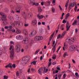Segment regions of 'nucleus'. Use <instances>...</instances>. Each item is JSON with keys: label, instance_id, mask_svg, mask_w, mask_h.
<instances>
[{"label": "nucleus", "instance_id": "obj_12", "mask_svg": "<svg viewBox=\"0 0 79 79\" xmlns=\"http://www.w3.org/2000/svg\"><path fill=\"white\" fill-rule=\"evenodd\" d=\"M70 27L71 25L69 24V22H67V25L66 27L67 31H69V28H70Z\"/></svg>", "mask_w": 79, "mask_h": 79}, {"label": "nucleus", "instance_id": "obj_17", "mask_svg": "<svg viewBox=\"0 0 79 79\" xmlns=\"http://www.w3.org/2000/svg\"><path fill=\"white\" fill-rule=\"evenodd\" d=\"M22 15L24 19H26V18H27V15L26 14L25 12H23L22 13Z\"/></svg>", "mask_w": 79, "mask_h": 79}, {"label": "nucleus", "instance_id": "obj_4", "mask_svg": "<svg viewBox=\"0 0 79 79\" xmlns=\"http://www.w3.org/2000/svg\"><path fill=\"white\" fill-rule=\"evenodd\" d=\"M14 23H15V24L16 25H18L19 27H23V23L21 22H18V21H15L14 22Z\"/></svg>", "mask_w": 79, "mask_h": 79}, {"label": "nucleus", "instance_id": "obj_57", "mask_svg": "<svg viewBox=\"0 0 79 79\" xmlns=\"http://www.w3.org/2000/svg\"><path fill=\"white\" fill-rule=\"evenodd\" d=\"M43 60V56H41L40 57V60L41 61H42Z\"/></svg>", "mask_w": 79, "mask_h": 79}, {"label": "nucleus", "instance_id": "obj_29", "mask_svg": "<svg viewBox=\"0 0 79 79\" xmlns=\"http://www.w3.org/2000/svg\"><path fill=\"white\" fill-rule=\"evenodd\" d=\"M52 13H55V8L54 7H52Z\"/></svg>", "mask_w": 79, "mask_h": 79}, {"label": "nucleus", "instance_id": "obj_28", "mask_svg": "<svg viewBox=\"0 0 79 79\" xmlns=\"http://www.w3.org/2000/svg\"><path fill=\"white\" fill-rule=\"evenodd\" d=\"M64 24H62L60 27V28L62 29V31H63V30H64Z\"/></svg>", "mask_w": 79, "mask_h": 79}, {"label": "nucleus", "instance_id": "obj_11", "mask_svg": "<svg viewBox=\"0 0 79 79\" xmlns=\"http://www.w3.org/2000/svg\"><path fill=\"white\" fill-rule=\"evenodd\" d=\"M37 24V21L36 20H33L31 22V24L33 25V26H35Z\"/></svg>", "mask_w": 79, "mask_h": 79}, {"label": "nucleus", "instance_id": "obj_45", "mask_svg": "<svg viewBox=\"0 0 79 79\" xmlns=\"http://www.w3.org/2000/svg\"><path fill=\"white\" fill-rule=\"evenodd\" d=\"M61 74L58 75V77L59 78V79H61Z\"/></svg>", "mask_w": 79, "mask_h": 79}, {"label": "nucleus", "instance_id": "obj_34", "mask_svg": "<svg viewBox=\"0 0 79 79\" xmlns=\"http://www.w3.org/2000/svg\"><path fill=\"white\" fill-rule=\"evenodd\" d=\"M77 20H75L74 21L72 25H74L75 24H76V23H77Z\"/></svg>", "mask_w": 79, "mask_h": 79}, {"label": "nucleus", "instance_id": "obj_14", "mask_svg": "<svg viewBox=\"0 0 79 79\" xmlns=\"http://www.w3.org/2000/svg\"><path fill=\"white\" fill-rule=\"evenodd\" d=\"M23 36L21 35H18L16 36V39H17V40H21L22 39H23Z\"/></svg>", "mask_w": 79, "mask_h": 79}, {"label": "nucleus", "instance_id": "obj_55", "mask_svg": "<svg viewBox=\"0 0 79 79\" xmlns=\"http://www.w3.org/2000/svg\"><path fill=\"white\" fill-rule=\"evenodd\" d=\"M60 37H61V35H59L57 36V39H60Z\"/></svg>", "mask_w": 79, "mask_h": 79}, {"label": "nucleus", "instance_id": "obj_1", "mask_svg": "<svg viewBox=\"0 0 79 79\" xmlns=\"http://www.w3.org/2000/svg\"><path fill=\"white\" fill-rule=\"evenodd\" d=\"M10 58L11 60H13L15 56V48L13 46H10Z\"/></svg>", "mask_w": 79, "mask_h": 79}, {"label": "nucleus", "instance_id": "obj_20", "mask_svg": "<svg viewBox=\"0 0 79 79\" xmlns=\"http://www.w3.org/2000/svg\"><path fill=\"white\" fill-rule=\"evenodd\" d=\"M64 48L66 49H67V48H68V45L66 44L65 43H64V47H63V50L64 51L65 50V49H64Z\"/></svg>", "mask_w": 79, "mask_h": 79}, {"label": "nucleus", "instance_id": "obj_9", "mask_svg": "<svg viewBox=\"0 0 79 79\" xmlns=\"http://www.w3.org/2000/svg\"><path fill=\"white\" fill-rule=\"evenodd\" d=\"M77 48V46L76 45H73L71 46L69 48L70 51H73L74 50H76Z\"/></svg>", "mask_w": 79, "mask_h": 79}, {"label": "nucleus", "instance_id": "obj_64", "mask_svg": "<svg viewBox=\"0 0 79 79\" xmlns=\"http://www.w3.org/2000/svg\"><path fill=\"white\" fill-rule=\"evenodd\" d=\"M56 62H54L52 63V64H53V65H55V64H56Z\"/></svg>", "mask_w": 79, "mask_h": 79}, {"label": "nucleus", "instance_id": "obj_18", "mask_svg": "<svg viewBox=\"0 0 79 79\" xmlns=\"http://www.w3.org/2000/svg\"><path fill=\"white\" fill-rule=\"evenodd\" d=\"M27 15L28 17H29V18H32L33 16V14L32 12H30Z\"/></svg>", "mask_w": 79, "mask_h": 79}, {"label": "nucleus", "instance_id": "obj_6", "mask_svg": "<svg viewBox=\"0 0 79 79\" xmlns=\"http://www.w3.org/2000/svg\"><path fill=\"white\" fill-rule=\"evenodd\" d=\"M0 15L2 16V21H4V20H7L6 19L7 16L5 15V14L3 12H0Z\"/></svg>", "mask_w": 79, "mask_h": 79}, {"label": "nucleus", "instance_id": "obj_2", "mask_svg": "<svg viewBox=\"0 0 79 79\" xmlns=\"http://www.w3.org/2000/svg\"><path fill=\"white\" fill-rule=\"evenodd\" d=\"M76 40V38L75 37H73L71 39L67 38L66 39V41L67 42H68L69 44H72L73 43V42L75 41Z\"/></svg>", "mask_w": 79, "mask_h": 79}, {"label": "nucleus", "instance_id": "obj_46", "mask_svg": "<svg viewBox=\"0 0 79 79\" xmlns=\"http://www.w3.org/2000/svg\"><path fill=\"white\" fill-rule=\"evenodd\" d=\"M12 66V67H13L14 68H16V64H13Z\"/></svg>", "mask_w": 79, "mask_h": 79}, {"label": "nucleus", "instance_id": "obj_44", "mask_svg": "<svg viewBox=\"0 0 79 79\" xmlns=\"http://www.w3.org/2000/svg\"><path fill=\"white\" fill-rule=\"evenodd\" d=\"M77 5H76L75 6V7L74 9V10L75 11V12H76V11H77Z\"/></svg>", "mask_w": 79, "mask_h": 79}, {"label": "nucleus", "instance_id": "obj_39", "mask_svg": "<svg viewBox=\"0 0 79 79\" xmlns=\"http://www.w3.org/2000/svg\"><path fill=\"white\" fill-rule=\"evenodd\" d=\"M47 4H48L47 6H49L50 5V2L48 1V2H47Z\"/></svg>", "mask_w": 79, "mask_h": 79}, {"label": "nucleus", "instance_id": "obj_15", "mask_svg": "<svg viewBox=\"0 0 79 79\" xmlns=\"http://www.w3.org/2000/svg\"><path fill=\"white\" fill-rule=\"evenodd\" d=\"M5 68H10L11 69L12 68V64H9L7 65V66H5Z\"/></svg>", "mask_w": 79, "mask_h": 79}, {"label": "nucleus", "instance_id": "obj_27", "mask_svg": "<svg viewBox=\"0 0 79 79\" xmlns=\"http://www.w3.org/2000/svg\"><path fill=\"white\" fill-rule=\"evenodd\" d=\"M36 63H37V61L35 60L31 63V64H33L34 65H35V64H36Z\"/></svg>", "mask_w": 79, "mask_h": 79}, {"label": "nucleus", "instance_id": "obj_40", "mask_svg": "<svg viewBox=\"0 0 79 79\" xmlns=\"http://www.w3.org/2000/svg\"><path fill=\"white\" fill-rule=\"evenodd\" d=\"M3 53V52L1 50H0V56H2V53Z\"/></svg>", "mask_w": 79, "mask_h": 79}, {"label": "nucleus", "instance_id": "obj_48", "mask_svg": "<svg viewBox=\"0 0 79 79\" xmlns=\"http://www.w3.org/2000/svg\"><path fill=\"white\" fill-rule=\"evenodd\" d=\"M8 76H5L4 77V79H8Z\"/></svg>", "mask_w": 79, "mask_h": 79}, {"label": "nucleus", "instance_id": "obj_59", "mask_svg": "<svg viewBox=\"0 0 79 79\" xmlns=\"http://www.w3.org/2000/svg\"><path fill=\"white\" fill-rule=\"evenodd\" d=\"M63 23H66V21L65 20H63Z\"/></svg>", "mask_w": 79, "mask_h": 79}, {"label": "nucleus", "instance_id": "obj_36", "mask_svg": "<svg viewBox=\"0 0 79 79\" xmlns=\"http://www.w3.org/2000/svg\"><path fill=\"white\" fill-rule=\"evenodd\" d=\"M66 74L64 73L63 75V79H65V78H66Z\"/></svg>", "mask_w": 79, "mask_h": 79}, {"label": "nucleus", "instance_id": "obj_23", "mask_svg": "<svg viewBox=\"0 0 79 79\" xmlns=\"http://www.w3.org/2000/svg\"><path fill=\"white\" fill-rule=\"evenodd\" d=\"M71 4L73 6V7H74L75 5L76 6L77 5V4H76V2H73L72 3H71Z\"/></svg>", "mask_w": 79, "mask_h": 79}, {"label": "nucleus", "instance_id": "obj_7", "mask_svg": "<svg viewBox=\"0 0 79 79\" xmlns=\"http://www.w3.org/2000/svg\"><path fill=\"white\" fill-rule=\"evenodd\" d=\"M21 46L19 44H17L15 46L16 52L17 53H18L20 52L21 50Z\"/></svg>", "mask_w": 79, "mask_h": 79}, {"label": "nucleus", "instance_id": "obj_3", "mask_svg": "<svg viewBox=\"0 0 79 79\" xmlns=\"http://www.w3.org/2000/svg\"><path fill=\"white\" fill-rule=\"evenodd\" d=\"M29 60V56H25L24 57L22 60V61L23 62V63L25 64H27L28 61Z\"/></svg>", "mask_w": 79, "mask_h": 79}, {"label": "nucleus", "instance_id": "obj_10", "mask_svg": "<svg viewBox=\"0 0 79 79\" xmlns=\"http://www.w3.org/2000/svg\"><path fill=\"white\" fill-rule=\"evenodd\" d=\"M23 73V69H20L19 71H17L16 72V75L17 76H19V74H21Z\"/></svg>", "mask_w": 79, "mask_h": 79}, {"label": "nucleus", "instance_id": "obj_51", "mask_svg": "<svg viewBox=\"0 0 79 79\" xmlns=\"http://www.w3.org/2000/svg\"><path fill=\"white\" fill-rule=\"evenodd\" d=\"M37 17L38 18H39V19H40V14H39L37 15Z\"/></svg>", "mask_w": 79, "mask_h": 79}, {"label": "nucleus", "instance_id": "obj_38", "mask_svg": "<svg viewBox=\"0 0 79 79\" xmlns=\"http://www.w3.org/2000/svg\"><path fill=\"white\" fill-rule=\"evenodd\" d=\"M44 73H47V72L48 71V69H46L45 68H44Z\"/></svg>", "mask_w": 79, "mask_h": 79}, {"label": "nucleus", "instance_id": "obj_30", "mask_svg": "<svg viewBox=\"0 0 79 79\" xmlns=\"http://www.w3.org/2000/svg\"><path fill=\"white\" fill-rule=\"evenodd\" d=\"M16 33H17V34H20L21 33V31L20 30L17 29L16 31Z\"/></svg>", "mask_w": 79, "mask_h": 79}, {"label": "nucleus", "instance_id": "obj_26", "mask_svg": "<svg viewBox=\"0 0 79 79\" xmlns=\"http://www.w3.org/2000/svg\"><path fill=\"white\" fill-rule=\"evenodd\" d=\"M68 3H69V0H68V1H67L65 5V6L66 8V10H67V8H68Z\"/></svg>", "mask_w": 79, "mask_h": 79}, {"label": "nucleus", "instance_id": "obj_42", "mask_svg": "<svg viewBox=\"0 0 79 79\" xmlns=\"http://www.w3.org/2000/svg\"><path fill=\"white\" fill-rule=\"evenodd\" d=\"M40 33L42 34L44 32V30L43 29H41L40 30Z\"/></svg>", "mask_w": 79, "mask_h": 79}, {"label": "nucleus", "instance_id": "obj_31", "mask_svg": "<svg viewBox=\"0 0 79 79\" xmlns=\"http://www.w3.org/2000/svg\"><path fill=\"white\" fill-rule=\"evenodd\" d=\"M72 7H73V5L71 3L70 4V5L69 6V10H71V8H72Z\"/></svg>", "mask_w": 79, "mask_h": 79}, {"label": "nucleus", "instance_id": "obj_43", "mask_svg": "<svg viewBox=\"0 0 79 79\" xmlns=\"http://www.w3.org/2000/svg\"><path fill=\"white\" fill-rule=\"evenodd\" d=\"M23 8V6H18V8L19 10H21Z\"/></svg>", "mask_w": 79, "mask_h": 79}, {"label": "nucleus", "instance_id": "obj_52", "mask_svg": "<svg viewBox=\"0 0 79 79\" xmlns=\"http://www.w3.org/2000/svg\"><path fill=\"white\" fill-rule=\"evenodd\" d=\"M18 15H16V16H15V19H18Z\"/></svg>", "mask_w": 79, "mask_h": 79}, {"label": "nucleus", "instance_id": "obj_33", "mask_svg": "<svg viewBox=\"0 0 79 79\" xmlns=\"http://www.w3.org/2000/svg\"><path fill=\"white\" fill-rule=\"evenodd\" d=\"M39 5V3H35V2L33 4V5H35V6H38Z\"/></svg>", "mask_w": 79, "mask_h": 79}, {"label": "nucleus", "instance_id": "obj_19", "mask_svg": "<svg viewBox=\"0 0 79 79\" xmlns=\"http://www.w3.org/2000/svg\"><path fill=\"white\" fill-rule=\"evenodd\" d=\"M56 43L55 45L53 46L52 49V51H53V53H54L55 52V50H56V48H55L56 47Z\"/></svg>", "mask_w": 79, "mask_h": 79}, {"label": "nucleus", "instance_id": "obj_50", "mask_svg": "<svg viewBox=\"0 0 79 79\" xmlns=\"http://www.w3.org/2000/svg\"><path fill=\"white\" fill-rule=\"evenodd\" d=\"M44 39V38L42 36H40V40H43Z\"/></svg>", "mask_w": 79, "mask_h": 79}, {"label": "nucleus", "instance_id": "obj_35", "mask_svg": "<svg viewBox=\"0 0 79 79\" xmlns=\"http://www.w3.org/2000/svg\"><path fill=\"white\" fill-rule=\"evenodd\" d=\"M10 32H13V33H15V31H16V30L15 29L14 30H10Z\"/></svg>", "mask_w": 79, "mask_h": 79}, {"label": "nucleus", "instance_id": "obj_8", "mask_svg": "<svg viewBox=\"0 0 79 79\" xmlns=\"http://www.w3.org/2000/svg\"><path fill=\"white\" fill-rule=\"evenodd\" d=\"M23 44H28L29 43V39L26 37L22 41Z\"/></svg>", "mask_w": 79, "mask_h": 79}, {"label": "nucleus", "instance_id": "obj_21", "mask_svg": "<svg viewBox=\"0 0 79 79\" xmlns=\"http://www.w3.org/2000/svg\"><path fill=\"white\" fill-rule=\"evenodd\" d=\"M54 34H55V33H53L50 36V39H49V42H50L51 40H52V38L53 37V35H54Z\"/></svg>", "mask_w": 79, "mask_h": 79}, {"label": "nucleus", "instance_id": "obj_22", "mask_svg": "<svg viewBox=\"0 0 79 79\" xmlns=\"http://www.w3.org/2000/svg\"><path fill=\"white\" fill-rule=\"evenodd\" d=\"M66 31H65L64 32H63V33L62 34V35L60 37L61 39H62V38H63V37L64 36V35H65V34H66Z\"/></svg>", "mask_w": 79, "mask_h": 79}, {"label": "nucleus", "instance_id": "obj_63", "mask_svg": "<svg viewBox=\"0 0 79 79\" xmlns=\"http://www.w3.org/2000/svg\"><path fill=\"white\" fill-rule=\"evenodd\" d=\"M9 28L10 29H12V28H13V27L12 26H10L9 27Z\"/></svg>", "mask_w": 79, "mask_h": 79}, {"label": "nucleus", "instance_id": "obj_56", "mask_svg": "<svg viewBox=\"0 0 79 79\" xmlns=\"http://www.w3.org/2000/svg\"><path fill=\"white\" fill-rule=\"evenodd\" d=\"M21 11H20V10H16V12L17 13H20V12Z\"/></svg>", "mask_w": 79, "mask_h": 79}, {"label": "nucleus", "instance_id": "obj_54", "mask_svg": "<svg viewBox=\"0 0 79 79\" xmlns=\"http://www.w3.org/2000/svg\"><path fill=\"white\" fill-rule=\"evenodd\" d=\"M60 48H61V46H59V48H58V49L57 51V52H58V51H59V50H60Z\"/></svg>", "mask_w": 79, "mask_h": 79}, {"label": "nucleus", "instance_id": "obj_32", "mask_svg": "<svg viewBox=\"0 0 79 79\" xmlns=\"http://www.w3.org/2000/svg\"><path fill=\"white\" fill-rule=\"evenodd\" d=\"M66 55L68 56V53H67V52H65L64 54V57L65 58Z\"/></svg>", "mask_w": 79, "mask_h": 79}, {"label": "nucleus", "instance_id": "obj_58", "mask_svg": "<svg viewBox=\"0 0 79 79\" xmlns=\"http://www.w3.org/2000/svg\"><path fill=\"white\" fill-rule=\"evenodd\" d=\"M72 62L74 64H75V63H76V61H75L74 59L72 60Z\"/></svg>", "mask_w": 79, "mask_h": 79}, {"label": "nucleus", "instance_id": "obj_47", "mask_svg": "<svg viewBox=\"0 0 79 79\" xmlns=\"http://www.w3.org/2000/svg\"><path fill=\"white\" fill-rule=\"evenodd\" d=\"M59 8L60 10V11H62L63 9H62V8H61V6L60 5H59Z\"/></svg>", "mask_w": 79, "mask_h": 79}, {"label": "nucleus", "instance_id": "obj_5", "mask_svg": "<svg viewBox=\"0 0 79 79\" xmlns=\"http://www.w3.org/2000/svg\"><path fill=\"white\" fill-rule=\"evenodd\" d=\"M37 31L33 30V31L31 32L30 34H29V37H32L33 36L37 34Z\"/></svg>", "mask_w": 79, "mask_h": 79}, {"label": "nucleus", "instance_id": "obj_13", "mask_svg": "<svg viewBox=\"0 0 79 79\" xmlns=\"http://www.w3.org/2000/svg\"><path fill=\"white\" fill-rule=\"evenodd\" d=\"M2 24L4 25V26H6L8 24V22H6L7 20H2Z\"/></svg>", "mask_w": 79, "mask_h": 79}, {"label": "nucleus", "instance_id": "obj_24", "mask_svg": "<svg viewBox=\"0 0 79 79\" xmlns=\"http://www.w3.org/2000/svg\"><path fill=\"white\" fill-rule=\"evenodd\" d=\"M30 4L33 5L34 3L35 2V0H30Z\"/></svg>", "mask_w": 79, "mask_h": 79}, {"label": "nucleus", "instance_id": "obj_37", "mask_svg": "<svg viewBox=\"0 0 79 79\" xmlns=\"http://www.w3.org/2000/svg\"><path fill=\"white\" fill-rule=\"evenodd\" d=\"M40 51V50L39 49H38L36 51V52H35V55H37V54L38 53V52H39Z\"/></svg>", "mask_w": 79, "mask_h": 79}, {"label": "nucleus", "instance_id": "obj_60", "mask_svg": "<svg viewBox=\"0 0 79 79\" xmlns=\"http://www.w3.org/2000/svg\"><path fill=\"white\" fill-rule=\"evenodd\" d=\"M47 28H48V30H50V27L48 25L47 26Z\"/></svg>", "mask_w": 79, "mask_h": 79}, {"label": "nucleus", "instance_id": "obj_49", "mask_svg": "<svg viewBox=\"0 0 79 79\" xmlns=\"http://www.w3.org/2000/svg\"><path fill=\"white\" fill-rule=\"evenodd\" d=\"M44 17V16L41 15L40 16V19H42V18H43Z\"/></svg>", "mask_w": 79, "mask_h": 79}, {"label": "nucleus", "instance_id": "obj_16", "mask_svg": "<svg viewBox=\"0 0 79 79\" xmlns=\"http://www.w3.org/2000/svg\"><path fill=\"white\" fill-rule=\"evenodd\" d=\"M35 41H39L40 40V36H38L35 37Z\"/></svg>", "mask_w": 79, "mask_h": 79}, {"label": "nucleus", "instance_id": "obj_25", "mask_svg": "<svg viewBox=\"0 0 79 79\" xmlns=\"http://www.w3.org/2000/svg\"><path fill=\"white\" fill-rule=\"evenodd\" d=\"M23 33L24 35H27L28 34V33H27V30H24Z\"/></svg>", "mask_w": 79, "mask_h": 79}, {"label": "nucleus", "instance_id": "obj_53", "mask_svg": "<svg viewBox=\"0 0 79 79\" xmlns=\"http://www.w3.org/2000/svg\"><path fill=\"white\" fill-rule=\"evenodd\" d=\"M69 16H70V14L69 13H68L66 15V16L68 18Z\"/></svg>", "mask_w": 79, "mask_h": 79}, {"label": "nucleus", "instance_id": "obj_61", "mask_svg": "<svg viewBox=\"0 0 79 79\" xmlns=\"http://www.w3.org/2000/svg\"><path fill=\"white\" fill-rule=\"evenodd\" d=\"M43 69H44V68H43L42 67L40 68V71H42V70H43Z\"/></svg>", "mask_w": 79, "mask_h": 79}, {"label": "nucleus", "instance_id": "obj_41", "mask_svg": "<svg viewBox=\"0 0 79 79\" xmlns=\"http://www.w3.org/2000/svg\"><path fill=\"white\" fill-rule=\"evenodd\" d=\"M59 71L58 70H56V72H55V71H53V74H55V73H58Z\"/></svg>", "mask_w": 79, "mask_h": 79}, {"label": "nucleus", "instance_id": "obj_62", "mask_svg": "<svg viewBox=\"0 0 79 79\" xmlns=\"http://www.w3.org/2000/svg\"><path fill=\"white\" fill-rule=\"evenodd\" d=\"M29 26V24H24V26L25 27H27V26Z\"/></svg>", "mask_w": 79, "mask_h": 79}]
</instances>
